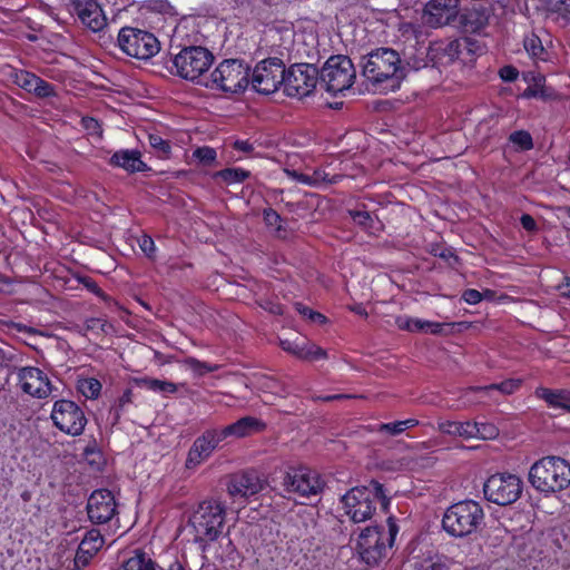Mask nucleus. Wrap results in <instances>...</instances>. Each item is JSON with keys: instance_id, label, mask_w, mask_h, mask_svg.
Here are the masks:
<instances>
[{"instance_id": "45", "label": "nucleus", "mask_w": 570, "mask_h": 570, "mask_svg": "<svg viewBox=\"0 0 570 570\" xmlns=\"http://www.w3.org/2000/svg\"><path fill=\"white\" fill-rule=\"evenodd\" d=\"M475 423V429L478 430V434L474 438H480L483 440L494 439L499 434V430L492 423Z\"/></svg>"}, {"instance_id": "63", "label": "nucleus", "mask_w": 570, "mask_h": 570, "mask_svg": "<svg viewBox=\"0 0 570 570\" xmlns=\"http://www.w3.org/2000/svg\"><path fill=\"white\" fill-rule=\"evenodd\" d=\"M286 173L293 177L295 180L311 185L313 183L312 178L305 174L297 173L296 170H286Z\"/></svg>"}, {"instance_id": "13", "label": "nucleus", "mask_w": 570, "mask_h": 570, "mask_svg": "<svg viewBox=\"0 0 570 570\" xmlns=\"http://www.w3.org/2000/svg\"><path fill=\"white\" fill-rule=\"evenodd\" d=\"M318 85V69L309 63L292 65L284 73V92L288 97H305Z\"/></svg>"}, {"instance_id": "34", "label": "nucleus", "mask_w": 570, "mask_h": 570, "mask_svg": "<svg viewBox=\"0 0 570 570\" xmlns=\"http://www.w3.org/2000/svg\"><path fill=\"white\" fill-rule=\"evenodd\" d=\"M78 391L87 399H97L101 391V383L94 377L82 379L78 381Z\"/></svg>"}, {"instance_id": "64", "label": "nucleus", "mask_w": 570, "mask_h": 570, "mask_svg": "<svg viewBox=\"0 0 570 570\" xmlns=\"http://www.w3.org/2000/svg\"><path fill=\"white\" fill-rule=\"evenodd\" d=\"M350 397H352V396L347 395V394H333V395L318 396L317 400H321L323 402H332V401L344 400V399H350Z\"/></svg>"}, {"instance_id": "31", "label": "nucleus", "mask_w": 570, "mask_h": 570, "mask_svg": "<svg viewBox=\"0 0 570 570\" xmlns=\"http://www.w3.org/2000/svg\"><path fill=\"white\" fill-rule=\"evenodd\" d=\"M156 562L140 549L134 551V556L122 562L125 570H156Z\"/></svg>"}, {"instance_id": "49", "label": "nucleus", "mask_w": 570, "mask_h": 570, "mask_svg": "<svg viewBox=\"0 0 570 570\" xmlns=\"http://www.w3.org/2000/svg\"><path fill=\"white\" fill-rule=\"evenodd\" d=\"M95 554L96 552H91L87 550V548L79 546L75 557V564L77 567H86Z\"/></svg>"}, {"instance_id": "33", "label": "nucleus", "mask_w": 570, "mask_h": 570, "mask_svg": "<svg viewBox=\"0 0 570 570\" xmlns=\"http://www.w3.org/2000/svg\"><path fill=\"white\" fill-rule=\"evenodd\" d=\"M521 386V380H507L499 384H490L487 386L470 387L474 392H488L492 390L500 391L503 394H512Z\"/></svg>"}, {"instance_id": "58", "label": "nucleus", "mask_w": 570, "mask_h": 570, "mask_svg": "<svg viewBox=\"0 0 570 570\" xmlns=\"http://www.w3.org/2000/svg\"><path fill=\"white\" fill-rule=\"evenodd\" d=\"M520 223H521V226L527 232L533 233V232L538 230V225H537L534 218L529 214H523L520 218Z\"/></svg>"}, {"instance_id": "2", "label": "nucleus", "mask_w": 570, "mask_h": 570, "mask_svg": "<svg viewBox=\"0 0 570 570\" xmlns=\"http://www.w3.org/2000/svg\"><path fill=\"white\" fill-rule=\"evenodd\" d=\"M264 428L265 424L261 420L254 416H244L222 429L206 430L202 435L195 439L190 446L186 459V468L193 469L199 465L220 446V443L228 439L245 438L255 432L263 431Z\"/></svg>"}, {"instance_id": "62", "label": "nucleus", "mask_w": 570, "mask_h": 570, "mask_svg": "<svg viewBox=\"0 0 570 570\" xmlns=\"http://www.w3.org/2000/svg\"><path fill=\"white\" fill-rule=\"evenodd\" d=\"M234 148L246 154H249L254 150L253 144H250L248 140H236L234 142Z\"/></svg>"}, {"instance_id": "44", "label": "nucleus", "mask_w": 570, "mask_h": 570, "mask_svg": "<svg viewBox=\"0 0 570 570\" xmlns=\"http://www.w3.org/2000/svg\"><path fill=\"white\" fill-rule=\"evenodd\" d=\"M193 156L199 160L203 165H212L216 160V150L212 147H199L197 148Z\"/></svg>"}, {"instance_id": "56", "label": "nucleus", "mask_w": 570, "mask_h": 570, "mask_svg": "<svg viewBox=\"0 0 570 570\" xmlns=\"http://www.w3.org/2000/svg\"><path fill=\"white\" fill-rule=\"evenodd\" d=\"M132 392L130 389H127L122 395L118 400V404L116 406V419L120 417V412L122 411L126 404L131 403Z\"/></svg>"}, {"instance_id": "1", "label": "nucleus", "mask_w": 570, "mask_h": 570, "mask_svg": "<svg viewBox=\"0 0 570 570\" xmlns=\"http://www.w3.org/2000/svg\"><path fill=\"white\" fill-rule=\"evenodd\" d=\"M362 75L375 88L395 91L406 78V66L400 53L387 47H380L361 59Z\"/></svg>"}, {"instance_id": "15", "label": "nucleus", "mask_w": 570, "mask_h": 570, "mask_svg": "<svg viewBox=\"0 0 570 570\" xmlns=\"http://www.w3.org/2000/svg\"><path fill=\"white\" fill-rule=\"evenodd\" d=\"M285 66L279 58L258 62L252 72L253 89L259 94L275 92L284 83Z\"/></svg>"}, {"instance_id": "42", "label": "nucleus", "mask_w": 570, "mask_h": 570, "mask_svg": "<svg viewBox=\"0 0 570 570\" xmlns=\"http://www.w3.org/2000/svg\"><path fill=\"white\" fill-rule=\"evenodd\" d=\"M547 8L552 13H558L563 19L570 18V0H547Z\"/></svg>"}, {"instance_id": "52", "label": "nucleus", "mask_w": 570, "mask_h": 570, "mask_svg": "<svg viewBox=\"0 0 570 570\" xmlns=\"http://www.w3.org/2000/svg\"><path fill=\"white\" fill-rule=\"evenodd\" d=\"M139 246L149 258L154 256L156 246L154 239L150 236L144 235L139 240Z\"/></svg>"}, {"instance_id": "14", "label": "nucleus", "mask_w": 570, "mask_h": 570, "mask_svg": "<svg viewBox=\"0 0 570 570\" xmlns=\"http://www.w3.org/2000/svg\"><path fill=\"white\" fill-rule=\"evenodd\" d=\"M50 417L57 429L72 436L82 434L87 424L82 409L70 400L56 401Z\"/></svg>"}, {"instance_id": "16", "label": "nucleus", "mask_w": 570, "mask_h": 570, "mask_svg": "<svg viewBox=\"0 0 570 570\" xmlns=\"http://www.w3.org/2000/svg\"><path fill=\"white\" fill-rule=\"evenodd\" d=\"M285 491L302 498L320 493L323 489L318 475L307 469H294L286 473L283 480Z\"/></svg>"}, {"instance_id": "53", "label": "nucleus", "mask_w": 570, "mask_h": 570, "mask_svg": "<svg viewBox=\"0 0 570 570\" xmlns=\"http://www.w3.org/2000/svg\"><path fill=\"white\" fill-rule=\"evenodd\" d=\"M429 58H421V59H417V58H410L409 60H406L405 62H403V65L406 66V73L409 72V70H420L422 68H426L429 66Z\"/></svg>"}, {"instance_id": "9", "label": "nucleus", "mask_w": 570, "mask_h": 570, "mask_svg": "<svg viewBox=\"0 0 570 570\" xmlns=\"http://www.w3.org/2000/svg\"><path fill=\"white\" fill-rule=\"evenodd\" d=\"M523 482L517 474L503 472L490 475L483 484L484 498L498 505H509L522 494Z\"/></svg>"}, {"instance_id": "54", "label": "nucleus", "mask_w": 570, "mask_h": 570, "mask_svg": "<svg viewBox=\"0 0 570 570\" xmlns=\"http://www.w3.org/2000/svg\"><path fill=\"white\" fill-rule=\"evenodd\" d=\"M544 80L543 77L539 76L538 78H534V83L529 86L524 92L523 97L525 98H538V95H540V87H543L541 81Z\"/></svg>"}, {"instance_id": "27", "label": "nucleus", "mask_w": 570, "mask_h": 570, "mask_svg": "<svg viewBox=\"0 0 570 570\" xmlns=\"http://www.w3.org/2000/svg\"><path fill=\"white\" fill-rule=\"evenodd\" d=\"M395 324L402 331L409 332H431L432 334H440L445 324L423 321L420 318H412L400 316L395 320Z\"/></svg>"}, {"instance_id": "35", "label": "nucleus", "mask_w": 570, "mask_h": 570, "mask_svg": "<svg viewBox=\"0 0 570 570\" xmlns=\"http://www.w3.org/2000/svg\"><path fill=\"white\" fill-rule=\"evenodd\" d=\"M104 544V537L100 531L97 529H91L86 532L85 538L81 540L80 544L83 548L91 552H98Z\"/></svg>"}, {"instance_id": "37", "label": "nucleus", "mask_w": 570, "mask_h": 570, "mask_svg": "<svg viewBox=\"0 0 570 570\" xmlns=\"http://www.w3.org/2000/svg\"><path fill=\"white\" fill-rule=\"evenodd\" d=\"M523 42L524 49L531 57L544 60L542 57L544 53V48L542 46L541 39L537 35L531 33L524 38Z\"/></svg>"}, {"instance_id": "30", "label": "nucleus", "mask_w": 570, "mask_h": 570, "mask_svg": "<svg viewBox=\"0 0 570 570\" xmlns=\"http://www.w3.org/2000/svg\"><path fill=\"white\" fill-rule=\"evenodd\" d=\"M453 560L444 554L435 553L416 559L413 563L414 570H450Z\"/></svg>"}, {"instance_id": "51", "label": "nucleus", "mask_w": 570, "mask_h": 570, "mask_svg": "<svg viewBox=\"0 0 570 570\" xmlns=\"http://www.w3.org/2000/svg\"><path fill=\"white\" fill-rule=\"evenodd\" d=\"M78 281L80 284H82L89 292L94 293L95 295L99 297H104L105 294L101 291V288L98 286V284L89 276H81L78 277Z\"/></svg>"}, {"instance_id": "61", "label": "nucleus", "mask_w": 570, "mask_h": 570, "mask_svg": "<svg viewBox=\"0 0 570 570\" xmlns=\"http://www.w3.org/2000/svg\"><path fill=\"white\" fill-rule=\"evenodd\" d=\"M82 124H83L85 128L92 134L101 131L100 124L98 122L97 119H95L92 117L82 118Z\"/></svg>"}, {"instance_id": "28", "label": "nucleus", "mask_w": 570, "mask_h": 570, "mask_svg": "<svg viewBox=\"0 0 570 570\" xmlns=\"http://www.w3.org/2000/svg\"><path fill=\"white\" fill-rule=\"evenodd\" d=\"M134 383L138 387L159 393L164 396H167L169 394H175L178 391V385L173 382L161 381V380L153 379V377H148V376L136 377V379H134Z\"/></svg>"}, {"instance_id": "25", "label": "nucleus", "mask_w": 570, "mask_h": 570, "mask_svg": "<svg viewBox=\"0 0 570 570\" xmlns=\"http://www.w3.org/2000/svg\"><path fill=\"white\" fill-rule=\"evenodd\" d=\"M535 396L543 400L551 409L570 413V391L568 390L538 387Z\"/></svg>"}, {"instance_id": "5", "label": "nucleus", "mask_w": 570, "mask_h": 570, "mask_svg": "<svg viewBox=\"0 0 570 570\" xmlns=\"http://www.w3.org/2000/svg\"><path fill=\"white\" fill-rule=\"evenodd\" d=\"M529 482L543 493L562 491L570 484V464L560 456H546L532 464Z\"/></svg>"}, {"instance_id": "24", "label": "nucleus", "mask_w": 570, "mask_h": 570, "mask_svg": "<svg viewBox=\"0 0 570 570\" xmlns=\"http://www.w3.org/2000/svg\"><path fill=\"white\" fill-rule=\"evenodd\" d=\"M17 83L39 98H46L55 95L51 83L28 71H22L17 76Z\"/></svg>"}, {"instance_id": "21", "label": "nucleus", "mask_w": 570, "mask_h": 570, "mask_svg": "<svg viewBox=\"0 0 570 570\" xmlns=\"http://www.w3.org/2000/svg\"><path fill=\"white\" fill-rule=\"evenodd\" d=\"M17 374L24 393L33 397L45 399L52 392L50 380L40 368L26 366L19 368Z\"/></svg>"}, {"instance_id": "50", "label": "nucleus", "mask_w": 570, "mask_h": 570, "mask_svg": "<svg viewBox=\"0 0 570 570\" xmlns=\"http://www.w3.org/2000/svg\"><path fill=\"white\" fill-rule=\"evenodd\" d=\"M434 255L444 259L449 264V266L453 268H455L456 265L460 264L459 256L454 253V250L451 247L442 248L440 252H435Z\"/></svg>"}, {"instance_id": "3", "label": "nucleus", "mask_w": 570, "mask_h": 570, "mask_svg": "<svg viewBox=\"0 0 570 570\" xmlns=\"http://www.w3.org/2000/svg\"><path fill=\"white\" fill-rule=\"evenodd\" d=\"M345 514L354 523L364 522L372 518L376 510V502H380L384 511L387 510L390 498L384 491L383 484L372 480L368 485L354 487L341 499Z\"/></svg>"}, {"instance_id": "55", "label": "nucleus", "mask_w": 570, "mask_h": 570, "mask_svg": "<svg viewBox=\"0 0 570 570\" xmlns=\"http://www.w3.org/2000/svg\"><path fill=\"white\" fill-rule=\"evenodd\" d=\"M501 79L503 81H514L517 80L518 76H519V71L517 68H514L513 66H504L500 69V72H499Z\"/></svg>"}, {"instance_id": "11", "label": "nucleus", "mask_w": 570, "mask_h": 570, "mask_svg": "<svg viewBox=\"0 0 570 570\" xmlns=\"http://www.w3.org/2000/svg\"><path fill=\"white\" fill-rule=\"evenodd\" d=\"M249 67L238 59L222 61L212 72L213 85L225 92H242L249 85Z\"/></svg>"}, {"instance_id": "43", "label": "nucleus", "mask_w": 570, "mask_h": 570, "mask_svg": "<svg viewBox=\"0 0 570 570\" xmlns=\"http://www.w3.org/2000/svg\"><path fill=\"white\" fill-rule=\"evenodd\" d=\"M263 218L265 224L268 227H274L276 235L282 236L283 227H282V217L273 208H266L263 212Z\"/></svg>"}, {"instance_id": "41", "label": "nucleus", "mask_w": 570, "mask_h": 570, "mask_svg": "<svg viewBox=\"0 0 570 570\" xmlns=\"http://www.w3.org/2000/svg\"><path fill=\"white\" fill-rule=\"evenodd\" d=\"M185 364L199 376H203L206 373L215 372L218 370V365H213V364H209L206 362H202L195 357H187L185 360Z\"/></svg>"}, {"instance_id": "29", "label": "nucleus", "mask_w": 570, "mask_h": 570, "mask_svg": "<svg viewBox=\"0 0 570 570\" xmlns=\"http://www.w3.org/2000/svg\"><path fill=\"white\" fill-rule=\"evenodd\" d=\"M439 429L442 433L462 436L464 439L474 438L478 434V430L475 429V423L473 422H455V421H445L439 424Z\"/></svg>"}, {"instance_id": "4", "label": "nucleus", "mask_w": 570, "mask_h": 570, "mask_svg": "<svg viewBox=\"0 0 570 570\" xmlns=\"http://www.w3.org/2000/svg\"><path fill=\"white\" fill-rule=\"evenodd\" d=\"M226 507L216 499L202 501L189 517V525L194 532V541L203 549L216 541L225 527Z\"/></svg>"}, {"instance_id": "36", "label": "nucleus", "mask_w": 570, "mask_h": 570, "mask_svg": "<svg viewBox=\"0 0 570 570\" xmlns=\"http://www.w3.org/2000/svg\"><path fill=\"white\" fill-rule=\"evenodd\" d=\"M217 177L222 178L227 184L242 183L250 176L248 170L243 168H226L219 170L216 174Z\"/></svg>"}, {"instance_id": "6", "label": "nucleus", "mask_w": 570, "mask_h": 570, "mask_svg": "<svg viewBox=\"0 0 570 570\" xmlns=\"http://www.w3.org/2000/svg\"><path fill=\"white\" fill-rule=\"evenodd\" d=\"M484 522V511L474 500H463L450 505L442 518L443 530L453 538L475 533Z\"/></svg>"}, {"instance_id": "57", "label": "nucleus", "mask_w": 570, "mask_h": 570, "mask_svg": "<svg viewBox=\"0 0 570 570\" xmlns=\"http://www.w3.org/2000/svg\"><path fill=\"white\" fill-rule=\"evenodd\" d=\"M462 297L468 304L471 305H475L482 301V294L473 288L464 291Z\"/></svg>"}, {"instance_id": "39", "label": "nucleus", "mask_w": 570, "mask_h": 570, "mask_svg": "<svg viewBox=\"0 0 570 570\" xmlns=\"http://www.w3.org/2000/svg\"><path fill=\"white\" fill-rule=\"evenodd\" d=\"M509 140L517 145L521 150H530L533 148L532 137L527 130L513 131L510 135Z\"/></svg>"}, {"instance_id": "7", "label": "nucleus", "mask_w": 570, "mask_h": 570, "mask_svg": "<svg viewBox=\"0 0 570 570\" xmlns=\"http://www.w3.org/2000/svg\"><path fill=\"white\" fill-rule=\"evenodd\" d=\"M387 533L379 525L366 527L357 538L356 551L361 560L370 567L379 564L394 543L399 527L393 517L387 518Z\"/></svg>"}, {"instance_id": "17", "label": "nucleus", "mask_w": 570, "mask_h": 570, "mask_svg": "<svg viewBox=\"0 0 570 570\" xmlns=\"http://www.w3.org/2000/svg\"><path fill=\"white\" fill-rule=\"evenodd\" d=\"M87 514L95 524L109 522L117 513V504L114 494L107 489L95 490L87 501Z\"/></svg>"}, {"instance_id": "40", "label": "nucleus", "mask_w": 570, "mask_h": 570, "mask_svg": "<svg viewBox=\"0 0 570 570\" xmlns=\"http://www.w3.org/2000/svg\"><path fill=\"white\" fill-rule=\"evenodd\" d=\"M327 357V353L325 350H323L320 346L316 345H302L301 352H299V358L305 361H316V360H323Z\"/></svg>"}, {"instance_id": "23", "label": "nucleus", "mask_w": 570, "mask_h": 570, "mask_svg": "<svg viewBox=\"0 0 570 570\" xmlns=\"http://www.w3.org/2000/svg\"><path fill=\"white\" fill-rule=\"evenodd\" d=\"M109 165L124 168L128 173H144L149 167L141 160V154L135 149H122L116 151L109 158Z\"/></svg>"}, {"instance_id": "19", "label": "nucleus", "mask_w": 570, "mask_h": 570, "mask_svg": "<svg viewBox=\"0 0 570 570\" xmlns=\"http://www.w3.org/2000/svg\"><path fill=\"white\" fill-rule=\"evenodd\" d=\"M83 26L94 32L101 31L107 26L105 13L96 0H65Z\"/></svg>"}, {"instance_id": "47", "label": "nucleus", "mask_w": 570, "mask_h": 570, "mask_svg": "<svg viewBox=\"0 0 570 570\" xmlns=\"http://www.w3.org/2000/svg\"><path fill=\"white\" fill-rule=\"evenodd\" d=\"M85 328L86 331H94L96 328H99L101 333L107 334L109 333V330L112 328V326L104 318L91 317L85 322Z\"/></svg>"}, {"instance_id": "46", "label": "nucleus", "mask_w": 570, "mask_h": 570, "mask_svg": "<svg viewBox=\"0 0 570 570\" xmlns=\"http://www.w3.org/2000/svg\"><path fill=\"white\" fill-rule=\"evenodd\" d=\"M350 216L352 217L353 222L357 224L358 226L368 229L372 228L373 225V218L366 210H350Z\"/></svg>"}, {"instance_id": "26", "label": "nucleus", "mask_w": 570, "mask_h": 570, "mask_svg": "<svg viewBox=\"0 0 570 570\" xmlns=\"http://www.w3.org/2000/svg\"><path fill=\"white\" fill-rule=\"evenodd\" d=\"M490 12L487 8L479 7L466 10L461 16V23L466 31L480 32L489 23Z\"/></svg>"}, {"instance_id": "60", "label": "nucleus", "mask_w": 570, "mask_h": 570, "mask_svg": "<svg viewBox=\"0 0 570 570\" xmlns=\"http://www.w3.org/2000/svg\"><path fill=\"white\" fill-rule=\"evenodd\" d=\"M281 346L284 351L289 352L299 358V352L302 348L301 345L293 343L288 340H284V341H281Z\"/></svg>"}, {"instance_id": "38", "label": "nucleus", "mask_w": 570, "mask_h": 570, "mask_svg": "<svg viewBox=\"0 0 570 570\" xmlns=\"http://www.w3.org/2000/svg\"><path fill=\"white\" fill-rule=\"evenodd\" d=\"M148 141L151 148L157 153L158 157L168 158L171 146L168 140L163 139L157 134H149Z\"/></svg>"}, {"instance_id": "12", "label": "nucleus", "mask_w": 570, "mask_h": 570, "mask_svg": "<svg viewBox=\"0 0 570 570\" xmlns=\"http://www.w3.org/2000/svg\"><path fill=\"white\" fill-rule=\"evenodd\" d=\"M118 45L127 56L137 59H149L160 49L159 41L153 33L131 27L120 29Z\"/></svg>"}, {"instance_id": "18", "label": "nucleus", "mask_w": 570, "mask_h": 570, "mask_svg": "<svg viewBox=\"0 0 570 570\" xmlns=\"http://www.w3.org/2000/svg\"><path fill=\"white\" fill-rule=\"evenodd\" d=\"M460 0H430L424 6L423 22L431 28L452 23L459 16Z\"/></svg>"}, {"instance_id": "10", "label": "nucleus", "mask_w": 570, "mask_h": 570, "mask_svg": "<svg viewBox=\"0 0 570 570\" xmlns=\"http://www.w3.org/2000/svg\"><path fill=\"white\" fill-rule=\"evenodd\" d=\"M213 53L204 47H186L173 58L175 73L186 80L195 81L209 69Z\"/></svg>"}, {"instance_id": "20", "label": "nucleus", "mask_w": 570, "mask_h": 570, "mask_svg": "<svg viewBox=\"0 0 570 570\" xmlns=\"http://www.w3.org/2000/svg\"><path fill=\"white\" fill-rule=\"evenodd\" d=\"M463 51H470L469 42L464 40L438 41L429 47L426 57L432 67L448 66L460 59Z\"/></svg>"}, {"instance_id": "22", "label": "nucleus", "mask_w": 570, "mask_h": 570, "mask_svg": "<svg viewBox=\"0 0 570 570\" xmlns=\"http://www.w3.org/2000/svg\"><path fill=\"white\" fill-rule=\"evenodd\" d=\"M264 488V482L255 470H246L229 476L227 492L233 498H248L257 494Z\"/></svg>"}, {"instance_id": "8", "label": "nucleus", "mask_w": 570, "mask_h": 570, "mask_svg": "<svg viewBox=\"0 0 570 570\" xmlns=\"http://www.w3.org/2000/svg\"><path fill=\"white\" fill-rule=\"evenodd\" d=\"M355 69L347 56H331L318 70V85L332 95H337L352 87Z\"/></svg>"}, {"instance_id": "59", "label": "nucleus", "mask_w": 570, "mask_h": 570, "mask_svg": "<svg viewBox=\"0 0 570 570\" xmlns=\"http://www.w3.org/2000/svg\"><path fill=\"white\" fill-rule=\"evenodd\" d=\"M261 306L264 309H267L269 313L275 315H282L283 314V307L278 303H273L269 299H265L264 303L261 304Z\"/></svg>"}, {"instance_id": "48", "label": "nucleus", "mask_w": 570, "mask_h": 570, "mask_svg": "<svg viewBox=\"0 0 570 570\" xmlns=\"http://www.w3.org/2000/svg\"><path fill=\"white\" fill-rule=\"evenodd\" d=\"M296 309L299 314L307 316L312 322L320 323V324H323L326 322V317L323 314L315 312V311L304 306L301 303L296 304Z\"/></svg>"}, {"instance_id": "32", "label": "nucleus", "mask_w": 570, "mask_h": 570, "mask_svg": "<svg viewBox=\"0 0 570 570\" xmlns=\"http://www.w3.org/2000/svg\"><path fill=\"white\" fill-rule=\"evenodd\" d=\"M417 424L419 421L416 419L381 423L377 425L376 432L380 434H386L389 436H396L403 433L405 430L416 426Z\"/></svg>"}]
</instances>
